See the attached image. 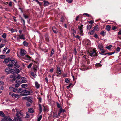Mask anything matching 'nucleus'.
Returning a JSON list of instances; mask_svg holds the SVG:
<instances>
[{"mask_svg":"<svg viewBox=\"0 0 121 121\" xmlns=\"http://www.w3.org/2000/svg\"><path fill=\"white\" fill-rule=\"evenodd\" d=\"M32 91L30 90H23V93L21 94L20 95L22 96L28 95H30L31 93H32Z\"/></svg>","mask_w":121,"mask_h":121,"instance_id":"f257e3e1","label":"nucleus"},{"mask_svg":"<svg viewBox=\"0 0 121 121\" xmlns=\"http://www.w3.org/2000/svg\"><path fill=\"white\" fill-rule=\"evenodd\" d=\"M91 57L94 56L95 57L97 56V53L96 52L95 49L91 48Z\"/></svg>","mask_w":121,"mask_h":121,"instance_id":"f03ea898","label":"nucleus"},{"mask_svg":"<svg viewBox=\"0 0 121 121\" xmlns=\"http://www.w3.org/2000/svg\"><path fill=\"white\" fill-rule=\"evenodd\" d=\"M56 70L57 71L56 72V75L57 76H59L60 74H61V71L60 69V67L59 66H57Z\"/></svg>","mask_w":121,"mask_h":121,"instance_id":"7ed1b4c3","label":"nucleus"},{"mask_svg":"<svg viewBox=\"0 0 121 121\" xmlns=\"http://www.w3.org/2000/svg\"><path fill=\"white\" fill-rule=\"evenodd\" d=\"M27 53V52L26 50L24 49H22L20 50V55L22 56H24Z\"/></svg>","mask_w":121,"mask_h":121,"instance_id":"20e7f679","label":"nucleus"},{"mask_svg":"<svg viewBox=\"0 0 121 121\" xmlns=\"http://www.w3.org/2000/svg\"><path fill=\"white\" fill-rule=\"evenodd\" d=\"M35 86L37 89H39L40 86V84L36 81H35Z\"/></svg>","mask_w":121,"mask_h":121,"instance_id":"39448f33","label":"nucleus"},{"mask_svg":"<svg viewBox=\"0 0 121 121\" xmlns=\"http://www.w3.org/2000/svg\"><path fill=\"white\" fill-rule=\"evenodd\" d=\"M10 60L11 59L10 58H6L4 59L3 62L4 63H7L9 62V61H10Z\"/></svg>","mask_w":121,"mask_h":121,"instance_id":"423d86ee","label":"nucleus"},{"mask_svg":"<svg viewBox=\"0 0 121 121\" xmlns=\"http://www.w3.org/2000/svg\"><path fill=\"white\" fill-rule=\"evenodd\" d=\"M13 97H15V98L18 97V98H20V96L18 94H15L13 93L11 95Z\"/></svg>","mask_w":121,"mask_h":121,"instance_id":"0eeeda50","label":"nucleus"},{"mask_svg":"<svg viewBox=\"0 0 121 121\" xmlns=\"http://www.w3.org/2000/svg\"><path fill=\"white\" fill-rule=\"evenodd\" d=\"M10 69L9 67H8L5 70V72H6L7 74H8L9 73H11L10 72Z\"/></svg>","mask_w":121,"mask_h":121,"instance_id":"6e6552de","label":"nucleus"},{"mask_svg":"<svg viewBox=\"0 0 121 121\" xmlns=\"http://www.w3.org/2000/svg\"><path fill=\"white\" fill-rule=\"evenodd\" d=\"M25 58L26 59L30 60H31L32 59L31 57H30L27 55H25Z\"/></svg>","mask_w":121,"mask_h":121,"instance_id":"1a4fd4ad","label":"nucleus"},{"mask_svg":"<svg viewBox=\"0 0 121 121\" xmlns=\"http://www.w3.org/2000/svg\"><path fill=\"white\" fill-rule=\"evenodd\" d=\"M25 35L24 34H22V35H20L19 36V39H22L23 40L25 39L24 37Z\"/></svg>","mask_w":121,"mask_h":121,"instance_id":"9d476101","label":"nucleus"},{"mask_svg":"<svg viewBox=\"0 0 121 121\" xmlns=\"http://www.w3.org/2000/svg\"><path fill=\"white\" fill-rule=\"evenodd\" d=\"M53 117H56V118H58L59 116H58V114H57L55 112H53Z\"/></svg>","mask_w":121,"mask_h":121,"instance_id":"9b49d317","label":"nucleus"},{"mask_svg":"<svg viewBox=\"0 0 121 121\" xmlns=\"http://www.w3.org/2000/svg\"><path fill=\"white\" fill-rule=\"evenodd\" d=\"M38 69V68L37 66H35L33 68L34 71L35 72V75H37L36 72L37 71Z\"/></svg>","mask_w":121,"mask_h":121,"instance_id":"f8f14e48","label":"nucleus"},{"mask_svg":"<svg viewBox=\"0 0 121 121\" xmlns=\"http://www.w3.org/2000/svg\"><path fill=\"white\" fill-rule=\"evenodd\" d=\"M83 25L82 24L81 26H78V28L79 30L78 31H81L83 30Z\"/></svg>","mask_w":121,"mask_h":121,"instance_id":"ddd939ff","label":"nucleus"},{"mask_svg":"<svg viewBox=\"0 0 121 121\" xmlns=\"http://www.w3.org/2000/svg\"><path fill=\"white\" fill-rule=\"evenodd\" d=\"M100 34L102 35L104 37L106 34V32L104 30L103 31H101L100 33Z\"/></svg>","mask_w":121,"mask_h":121,"instance_id":"4468645a","label":"nucleus"},{"mask_svg":"<svg viewBox=\"0 0 121 121\" xmlns=\"http://www.w3.org/2000/svg\"><path fill=\"white\" fill-rule=\"evenodd\" d=\"M28 112L30 113H32L34 112V110L33 108H29L28 109Z\"/></svg>","mask_w":121,"mask_h":121,"instance_id":"2eb2a0df","label":"nucleus"},{"mask_svg":"<svg viewBox=\"0 0 121 121\" xmlns=\"http://www.w3.org/2000/svg\"><path fill=\"white\" fill-rule=\"evenodd\" d=\"M23 90L21 88H19L17 90V92L18 93H23Z\"/></svg>","mask_w":121,"mask_h":121,"instance_id":"dca6fc26","label":"nucleus"},{"mask_svg":"<svg viewBox=\"0 0 121 121\" xmlns=\"http://www.w3.org/2000/svg\"><path fill=\"white\" fill-rule=\"evenodd\" d=\"M43 2L44 3V6H47L49 4V3L47 1L44 0L43 1Z\"/></svg>","mask_w":121,"mask_h":121,"instance_id":"f3484780","label":"nucleus"},{"mask_svg":"<svg viewBox=\"0 0 121 121\" xmlns=\"http://www.w3.org/2000/svg\"><path fill=\"white\" fill-rule=\"evenodd\" d=\"M62 111H63L62 107H61L59 109V112L58 113V116H60V114H61V113L62 112Z\"/></svg>","mask_w":121,"mask_h":121,"instance_id":"a211bd4d","label":"nucleus"},{"mask_svg":"<svg viewBox=\"0 0 121 121\" xmlns=\"http://www.w3.org/2000/svg\"><path fill=\"white\" fill-rule=\"evenodd\" d=\"M78 32L79 34V35L81 36H83L84 35V33H83V31L82 30L81 31H78Z\"/></svg>","mask_w":121,"mask_h":121,"instance_id":"6ab92c4d","label":"nucleus"},{"mask_svg":"<svg viewBox=\"0 0 121 121\" xmlns=\"http://www.w3.org/2000/svg\"><path fill=\"white\" fill-rule=\"evenodd\" d=\"M9 116H7L5 117L1 121H8L9 120Z\"/></svg>","mask_w":121,"mask_h":121,"instance_id":"aec40b11","label":"nucleus"},{"mask_svg":"<svg viewBox=\"0 0 121 121\" xmlns=\"http://www.w3.org/2000/svg\"><path fill=\"white\" fill-rule=\"evenodd\" d=\"M52 30L53 32L56 33H58V31L56 30V28L55 27H52Z\"/></svg>","mask_w":121,"mask_h":121,"instance_id":"412c9836","label":"nucleus"},{"mask_svg":"<svg viewBox=\"0 0 121 121\" xmlns=\"http://www.w3.org/2000/svg\"><path fill=\"white\" fill-rule=\"evenodd\" d=\"M15 71L14 72L15 73H16L17 74L18 73L20 72L19 70L17 69H14Z\"/></svg>","mask_w":121,"mask_h":121,"instance_id":"4be33fe9","label":"nucleus"},{"mask_svg":"<svg viewBox=\"0 0 121 121\" xmlns=\"http://www.w3.org/2000/svg\"><path fill=\"white\" fill-rule=\"evenodd\" d=\"M115 52H109V53H105L104 54V55H112V54H114L115 53Z\"/></svg>","mask_w":121,"mask_h":121,"instance_id":"5701e85b","label":"nucleus"},{"mask_svg":"<svg viewBox=\"0 0 121 121\" xmlns=\"http://www.w3.org/2000/svg\"><path fill=\"white\" fill-rule=\"evenodd\" d=\"M0 115L4 117H5V114L2 111H0Z\"/></svg>","mask_w":121,"mask_h":121,"instance_id":"b1692460","label":"nucleus"},{"mask_svg":"<svg viewBox=\"0 0 121 121\" xmlns=\"http://www.w3.org/2000/svg\"><path fill=\"white\" fill-rule=\"evenodd\" d=\"M54 49H52V50L51 52V54L50 56V57H51L52 56L54 53Z\"/></svg>","mask_w":121,"mask_h":121,"instance_id":"393cba45","label":"nucleus"},{"mask_svg":"<svg viewBox=\"0 0 121 121\" xmlns=\"http://www.w3.org/2000/svg\"><path fill=\"white\" fill-rule=\"evenodd\" d=\"M21 86L22 88H24L27 86V85L26 84H23L21 85Z\"/></svg>","mask_w":121,"mask_h":121,"instance_id":"a878e982","label":"nucleus"},{"mask_svg":"<svg viewBox=\"0 0 121 121\" xmlns=\"http://www.w3.org/2000/svg\"><path fill=\"white\" fill-rule=\"evenodd\" d=\"M110 27L109 25H107L106 26V30H107L109 31L110 30Z\"/></svg>","mask_w":121,"mask_h":121,"instance_id":"bb28decb","label":"nucleus"},{"mask_svg":"<svg viewBox=\"0 0 121 121\" xmlns=\"http://www.w3.org/2000/svg\"><path fill=\"white\" fill-rule=\"evenodd\" d=\"M28 51L30 55H33L34 54L33 52L30 48L28 49Z\"/></svg>","mask_w":121,"mask_h":121,"instance_id":"cd10ccee","label":"nucleus"},{"mask_svg":"<svg viewBox=\"0 0 121 121\" xmlns=\"http://www.w3.org/2000/svg\"><path fill=\"white\" fill-rule=\"evenodd\" d=\"M98 26L97 25L95 26L94 27V30L96 31H98Z\"/></svg>","mask_w":121,"mask_h":121,"instance_id":"c85d7f7f","label":"nucleus"},{"mask_svg":"<svg viewBox=\"0 0 121 121\" xmlns=\"http://www.w3.org/2000/svg\"><path fill=\"white\" fill-rule=\"evenodd\" d=\"M34 1H36L40 6H41L42 5V4L41 2H39L38 0H34Z\"/></svg>","mask_w":121,"mask_h":121,"instance_id":"c756f323","label":"nucleus"},{"mask_svg":"<svg viewBox=\"0 0 121 121\" xmlns=\"http://www.w3.org/2000/svg\"><path fill=\"white\" fill-rule=\"evenodd\" d=\"M98 47L99 49L102 48H103V45L101 44H99L98 45Z\"/></svg>","mask_w":121,"mask_h":121,"instance_id":"7c9ffc66","label":"nucleus"},{"mask_svg":"<svg viewBox=\"0 0 121 121\" xmlns=\"http://www.w3.org/2000/svg\"><path fill=\"white\" fill-rule=\"evenodd\" d=\"M100 49L102 52L101 53H99L101 55H103V53L105 52V51H104V50L102 48L101 49Z\"/></svg>","mask_w":121,"mask_h":121,"instance_id":"2f4dec72","label":"nucleus"},{"mask_svg":"<svg viewBox=\"0 0 121 121\" xmlns=\"http://www.w3.org/2000/svg\"><path fill=\"white\" fill-rule=\"evenodd\" d=\"M2 37L4 39H5L6 37V33H4L2 35Z\"/></svg>","mask_w":121,"mask_h":121,"instance_id":"473e14b6","label":"nucleus"},{"mask_svg":"<svg viewBox=\"0 0 121 121\" xmlns=\"http://www.w3.org/2000/svg\"><path fill=\"white\" fill-rule=\"evenodd\" d=\"M23 43L24 46H27L28 45V43L25 41L23 42Z\"/></svg>","mask_w":121,"mask_h":121,"instance_id":"72a5a7b5","label":"nucleus"},{"mask_svg":"<svg viewBox=\"0 0 121 121\" xmlns=\"http://www.w3.org/2000/svg\"><path fill=\"white\" fill-rule=\"evenodd\" d=\"M56 104L57 107L58 108H61L62 107L61 106L60 104L58 103V102H57L56 103Z\"/></svg>","mask_w":121,"mask_h":121,"instance_id":"f704fd0d","label":"nucleus"},{"mask_svg":"<svg viewBox=\"0 0 121 121\" xmlns=\"http://www.w3.org/2000/svg\"><path fill=\"white\" fill-rule=\"evenodd\" d=\"M30 117L29 114L28 113L26 112V116H25V118H28Z\"/></svg>","mask_w":121,"mask_h":121,"instance_id":"c9c22d12","label":"nucleus"},{"mask_svg":"<svg viewBox=\"0 0 121 121\" xmlns=\"http://www.w3.org/2000/svg\"><path fill=\"white\" fill-rule=\"evenodd\" d=\"M42 117V116L41 115L39 116L38 117V118L37 121H40L41 120Z\"/></svg>","mask_w":121,"mask_h":121,"instance_id":"e433bc0d","label":"nucleus"},{"mask_svg":"<svg viewBox=\"0 0 121 121\" xmlns=\"http://www.w3.org/2000/svg\"><path fill=\"white\" fill-rule=\"evenodd\" d=\"M5 58V55H1L0 56V58L1 59H4Z\"/></svg>","mask_w":121,"mask_h":121,"instance_id":"4c0bfd02","label":"nucleus"},{"mask_svg":"<svg viewBox=\"0 0 121 121\" xmlns=\"http://www.w3.org/2000/svg\"><path fill=\"white\" fill-rule=\"evenodd\" d=\"M10 77L11 78H13L14 80H15L16 79L15 76L14 75H11L10 76Z\"/></svg>","mask_w":121,"mask_h":121,"instance_id":"58836bf2","label":"nucleus"},{"mask_svg":"<svg viewBox=\"0 0 121 121\" xmlns=\"http://www.w3.org/2000/svg\"><path fill=\"white\" fill-rule=\"evenodd\" d=\"M39 110L40 112H41L42 111V109L41 105L40 104L39 105Z\"/></svg>","mask_w":121,"mask_h":121,"instance_id":"ea45409f","label":"nucleus"},{"mask_svg":"<svg viewBox=\"0 0 121 121\" xmlns=\"http://www.w3.org/2000/svg\"><path fill=\"white\" fill-rule=\"evenodd\" d=\"M29 97H30L29 96H25L23 97V98L24 99L28 100L29 99Z\"/></svg>","mask_w":121,"mask_h":121,"instance_id":"a19ab883","label":"nucleus"},{"mask_svg":"<svg viewBox=\"0 0 121 121\" xmlns=\"http://www.w3.org/2000/svg\"><path fill=\"white\" fill-rule=\"evenodd\" d=\"M86 44L87 45H90V41L89 40H87L86 43Z\"/></svg>","mask_w":121,"mask_h":121,"instance_id":"79ce46f5","label":"nucleus"},{"mask_svg":"<svg viewBox=\"0 0 121 121\" xmlns=\"http://www.w3.org/2000/svg\"><path fill=\"white\" fill-rule=\"evenodd\" d=\"M75 38H78L79 40H80L81 39V37L78 35H76L75 37Z\"/></svg>","mask_w":121,"mask_h":121,"instance_id":"37998d69","label":"nucleus"},{"mask_svg":"<svg viewBox=\"0 0 121 121\" xmlns=\"http://www.w3.org/2000/svg\"><path fill=\"white\" fill-rule=\"evenodd\" d=\"M87 30H90L91 29V24L88 25L87 26Z\"/></svg>","mask_w":121,"mask_h":121,"instance_id":"c03bdc74","label":"nucleus"},{"mask_svg":"<svg viewBox=\"0 0 121 121\" xmlns=\"http://www.w3.org/2000/svg\"><path fill=\"white\" fill-rule=\"evenodd\" d=\"M15 71L14 69H10V72H11V73H15L14 72Z\"/></svg>","mask_w":121,"mask_h":121,"instance_id":"a18cd8bd","label":"nucleus"},{"mask_svg":"<svg viewBox=\"0 0 121 121\" xmlns=\"http://www.w3.org/2000/svg\"><path fill=\"white\" fill-rule=\"evenodd\" d=\"M8 49V48L7 47H6L4 48L3 51V54L5 52L6 50Z\"/></svg>","mask_w":121,"mask_h":121,"instance_id":"49530a36","label":"nucleus"},{"mask_svg":"<svg viewBox=\"0 0 121 121\" xmlns=\"http://www.w3.org/2000/svg\"><path fill=\"white\" fill-rule=\"evenodd\" d=\"M31 75L33 76L34 78H35L36 77L35 76V73L34 74V73L33 72H31Z\"/></svg>","mask_w":121,"mask_h":121,"instance_id":"de8ad7c7","label":"nucleus"},{"mask_svg":"<svg viewBox=\"0 0 121 121\" xmlns=\"http://www.w3.org/2000/svg\"><path fill=\"white\" fill-rule=\"evenodd\" d=\"M27 82V81L23 79V80H22V81H21L20 83H26Z\"/></svg>","mask_w":121,"mask_h":121,"instance_id":"09e8293b","label":"nucleus"},{"mask_svg":"<svg viewBox=\"0 0 121 121\" xmlns=\"http://www.w3.org/2000/svg\"><path fill=\"white\" fill-rule=\"evenodd\" d=\"M14 65L15 66L16 68H19L20 67L19 65L16 64V63L14 64Z\"/></svg>","mask_w":121,"mask_h":121,"instance_id":"8fccbe9b","label":"nucleus"},{"mask_svg":"<svg viewBox=\"0 0 121 121\" xmlns=\"http://www.w3.org/2000/svg\"><path fill=\"white\" fill-rule=\"evenodd\" d=\"M65 82L66 83H69L70 82V81L69 80L68 78H66L65 79Z\"/></svg>","mask_w":121,"mask_h":121,"instance_id":"3c124183","label":"nucleus"},{"mask_svg":"<svg viewBox=\"0 0 121 121\" xmlns=\"http://www.w3.org/2000/svg\"><path fill=\"white\" fill-rule=\"evenodd\" d=\"M30 103L28 102H26V106L27 107L30 106L31 105V104Z\"/></svg>","mask_w":121,"mask_h":121,"instance_id":"603ef678","label":"nucleus"},{"mask_svg":"<svg viewBox=\"0 0 121 121\" xmlns=\"http://www.w3.org/2000/svg\"><path fill=\"white\" fill-rule=\"evenodd\" d=\"M112 46L111 45H110L109 46H107L106 47V48L108 49L109 50L110 49V48L112 47Z\"/></svg>","mask_w":121,"mask_h":121,"instance_id":"864d4df0","label":"nucleus"},{"mask_svg":"<svg viewBox=\"0 0 121 121\" xmlns=\"http://www.w3.org/2000/svg\"><path fill=\"white\" fill-rule=\"evenodd\" d=\"M32 63H30L29 65L27 66V67L29 69L32 66Z\"/></svg>","mask_w":121,"mask_h":121,"instance_id":"5fc2aeb1","label":"nucleus"},{"mask_svg":"<svg viewBox=\"0 0 121 121\" xmlns=\"http://www.w3.org/2000/svg\"><path fill=\"white\" fill-rule=\"evenodd\" d=\"M61 21L63 22H64V17H62L61 18Z\"/></svg>","mask_w":121,"mask_h":121,"instance_id":"6e6d98bb","label":"nucleus"},{"mask_svg":"<svg viewBox=\"0 0 121 121\" xmlns=\"http://www.w3.org/2000/svg\"><path fill=\"white\" fill-rule=\"evenodd\" d=\"M16 115L17 117V118L18 119H19L20 118H21V117H20V116L19 115H18V114L17 113H16Z\"/></svg>","mask_w":121,"mask_h":121,"instance_id":"4d7b16f0","label":"nucleus"},{"mask_svg":"<svg viewBox=\"0 0 121 121\" xmlns=\"http://www.w3.org/2000/svg\"><path fill=\"white\" fill-rule=\"evenodd\" d=\"M13 66L12 64H9L7 65V66L9 67H12Z\"/></svg>","mask_w":121,"mask_h":121,"instance_id":"13d9d810","label":"nucleus"},{"mask_svg":"<svg viewBox=\"0 0 121 121\" xmlns=\"http://www.w3.org/2000/svg\"><path fill=\"white\" fill-rule=\"evenodd\" d=\"M73 0H66V1L69 3H71L73 1Z\"/></svg>","mask_w":121,"mask_h":121,"instance_id":"bf43d9fd","label":"nucleus"},{"mask_svg":"<svg viewBox=\"0 0 121 121\" xmlns=\"http://www.w3.org/2000/svg\"><path fill=\"white\" fill-rule=\"evenodd\" d=\"M94 37H95V38H98V35L96 34H94V36H93Z\"/></svg>","mask_w":121,"mask_h":121,"instance_id":"052dcab7","label":"nucleus"},{"mask_svg":"<svg viewBox=\"0 0 121 121\" xmlns=\"http://www.w3.org/2000/svg\"><path fill=\"white\" fill-rule=\"evenodd\" d=\"M21 22L22 23L23 22V25H24L25 23V20L22 18H21Z\"/></svg>","mask_w":121,"mask_h":121,"instance_id":"680f3d73","label":"nucleus"},{"mask_svg":"<svg viewBox=\"0 0 121 121\" xmlns=\"http://www.w3.org/2000/svg\"><path fill=\"white\" fill-rule=\"evenodd\" d=\"M38 98V99L39 100V103H41L42 102H41L42 98H41V97H39L38 98Z\"/></svg>","mask_w":121,"mask_h":121,"instance_id":"e2e57ef3","label":"nucleus"},{"mask_svg":"<svg viewBox=\"0 0 121 121\" xmlns=\"http://www.w3.org/2000/svg\"><path fill=\"white\" fill-rule=\"evenodd\" d=\"M16 78H17L18 79H20L21 78V76L19 74L17 75V76L16 77Z\"/></svg>","mask_w":121,"mask_h":121,"instance_id":"0e129e2a","label":"nucleus"},{"mask_svg":"<svg viewBox=\"0 0 121 121\" xmlns=\"http://www.w3.org/2000/svg\"><path fill=\"white\" fill-rule=\"evenodd\" d=\"M29 99L28 100V102H30V103H32V100L30 98V97L29 98Z\"/></svg>","mask_w":121,"mask_h":121,"instance_id":"69168bd1","label":"nucleus"},{"mask_svg":"<svg viewBox=\"0 0 121 121\" xmlns=\"http://www.w3.org/2000/svg\"><path fill=\"white\" fill-rule=\"evenodd\" d=\"M120 49V48L119 47L117 48L116 49V50L117 51V52L119 51Z\"/></svg>","mask_w":121,"mask_h":121,"instance_id":"338daca9","label":"nucleus"},{"mask_svg":"<svg viewBox=\"0 0 121 121\" xmlns=\"http://www.w3.org/2000/svg\"><path fill=\"white\" fill-rule=\"evenodd\" d=\"M14 121H19L18 119L16 117H15L14 119H13Z\"/></svg>","mask_w":121,"mask_h":121,"instance_id":"774afa93","label":"nucleus"}]
</instances>
